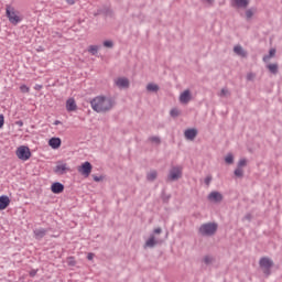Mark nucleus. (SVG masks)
<instances>
[{
    "mask_svg": "<svg viewBox=\"0 0 282 282\" xmlns=\"http://www.w3.org/2000/svg\"><path fill=\"white\" fill-rule=\"evenodd\" d=\"M90 107L97 113H105L107 111V97L97 96L90 100Z\"/></svg>",
    "mask_w": 282,
    "mask_h": 282,
    "instance_id": "obj_1",
    "label": "nucleus"
},
{
    "mask_svg": "<svg viewBox=\"0 0 282 282\" xmlns=\"http://www.w3.org/2000/svg\"><path fill=\"white\" fill-rule=\"evenodd\" d=\"M217 228H218L217 223H206L199 227L198 232L203 237H213V235L217 232Z\"/></svg>",
    "mask_w": 282,
    "mask_h": 282,
    "instance_id": "obj_2",
    "label": "nucleus"
},
{
    "mask_svg": "<svg viewBox=\"0 0 282 282\" xmlns=\"http://www.w3.org/2000/svg\"><path fill=\"white\" fill-rule=\"evenodd\" d=\"M15 155L19 160H22V162H28V160L32 158V152L28 145H21L17 149Z\"/></svg>",
    "mask_w": 282,
    "mask_h": 282,
    "instance_id": "obj_3",
    "label": "nucleus"
},
{
    "mask_svg": "<svg viewBox=\"0 0 282 282\" xmlns=\"http://www.w3.org/2000/svg\"><path fill=\"white\" fill-rule=\"evenodd\" d=\"M6 14L9 21L12 23V25H19V23H21V17L17 14V11L14 10V8L7 6Z\"/></svg>",
    "mask_w": 282,
    "mask_h": 282,
    "instance_id": "obj_4",
    "label": "nucleus"
},
{
    "mask_svg": "<svg viewBox=\"0 0 282 282\" xmlns=\"http://www.w3.org/2000/svg\"><path fill=\"white\" fill-rule=\"evenodd\" d=\"M177 180H182V167L173 166L169 172L166 182H177Z\"/></svg>",
    "mask_w": 282,
    "mask_h": 282,
    "instance_id": "obj_5",
    "label": "nucleus"
},
{
    "mask_svg": "<svg viewBox=\"0 0 282 282\" xmlns=\"http://www.w3.org/2000/svg\"><path fill=\"white\" fill-rule=\"evenodd\" d=\"M91 169H94V166L89 163V161H86L77 167V171L84 177H89V175H91Z\"/></svg>",
    "mask_w": 282,
    "mask_h": 282,
    "instance_id": "obj_6",
    "label": "nucleus"
},
{
    "mask_svg": "<svg viewBox=\"0 0 282 282\" xmlns=\"http://www.w3.org/2000/svg\"><path fill=\"white\" fill-rule=\"evenodd\" d=\"M115 85L118 87V89H129L131 83L129 82V78L127 77H119L115 79Z\"/></svg>",
    "mask_w": 282,
    "mask_h": 282,
    "instance_id": "obj_7",
    "label": "nucleus"
},
{
    "mask_svg": "<svg viewBox=\"0 0 282 282\" xmlns=\"http://www.w3.org/2000/svg\"><path fill=\"white\" fill-rule=\"evenodd\" d=\"M208 202H214L215 204H220L224 202V195L217 191L210 192L207 196Z\"/></svg>",
    "mask_w": 282,
    "mask_h": 282,
    "instance_id": "obj_8",
    "label": "nucleus"
},
{
    "mask_svg": "<svg viewBox=\"0 0 282 282\" xmlns=\"http://www.w3.org/2000/svg\"><path fill=\"white\" fill-rule=\"evenodd\" d=\"M180 104L181 105H188L191 100H193V95L191 94V90L186 89L180 95Z\"/></svg>",
    "mask_w": 282,
    "mask_h": 282,
    "instance_id": "obj_9",
    "label": "nucleus"
},
{
    "mask_svg": "<svg viewBox=\"0 0 282 282\" xmlns=\"http://www.w3.org/2000/svg\"><path fill=\"white\" fill-rule=\"evenodd\" d=\"M250 6V0H231V7L246 10Z\"/></svg>",
    "mask_w": 282,
    "mask_h": 282,
    "instance_id": "obj_10",
    "label": "nucleus"
},
{
    "mask_svg": "<svg viewBox=\"0 0 282 282\" xmlns=\"http://www.w3.org/2000/svg\"><path fill=\"white\" fill-rule=\"evenodd\" d=\"M48 231L50 229L36 228L33 230V235L37 241H41V239H43V237H45V235H47Z\"/></svg>",
    "mask_w": 282,
    "mask_h": 282,
    "instance_id": "obj_11",
    "label": "nucleus"
},
{
    "mask_svg": "<svg viewBox=\"0 0 282 282\" xmlns=\"http://www.w3.org/2000/svg\"><path fill=\"white\" fill-rule=\"evenodd\" d=\"M51 191L55 195H59V193H63L65 191V185H63V183L61 182H55L52 184Z\"/></svg>",
    "mask_w": 282,
    "mask_h": 282,
    "instance_id": "obj_12",
    "label": "nucleus"
},
{
    "mask_svg": "<svg viewBox=\"0 0 282 282\" xmlns=\"http://www.w3.org/2000/svg\"><path fill=\"white\" fill-rule=\"evenodd\" d=\"M259 265H260V268H262V269H265V268H273L274 261L270 260V258L263 257V258L260 259Z\"/></svg>",
    "mask_w": 282,
    "mask_h": 282,
    "instance_id": "obj_13",
    "label": "nucleus"
},
{
    "mask_svg": "<svg viewBox=\"0 0 282 282\" xmlns=\"http://www.w3.org/2000/svg\"><path fill=\"white\" fill-rule=\"evenodd\" d=\"M234 52L237 56H240L241 58H248V52L243 50L242 45H236L234 47Z\"/></svg>",
    "mask_w": 282,
    "mask_h": 282,
    "instance_id": "obj_14",
    "label": "nucleus"
},
{
    "mask_svg": "<svg viewBox=\"0 0 282 282\" xmlns=\"http://www.w3.org/2000/svg\"><path fill=\"white\" fill-rule=\"evenodd\" d=\"M78 109V106L76 105V99L68 98L66 100V111H76Z\"/></svg>",
    "mask_w": 282,
    "mask_h": 282,
    "instance_id": "obj_15",
    "label": "nucleus"
},
{
    "mask_svg": "<svg viewBox=\"0 0 282 282\" xmlns=\"http://www.w3.org/2000/svg\"><path fill=\"white\" fill-rule=\"evenodd\" d=\"M184 135L186 140H195V138H197V129L195 128L187 129L185 130Z\"/></svg>",
    "mask_w": 282,
    "mask_h": 282,
    "instance_id": "obj_16",
    "label": "nucleus"
},
{
    "mask_svg": "<svg viewBox=\"0 0 282 282\" xmlns=\"http://www.w3.org/2000/svg\"><path fill=\"white\" fill-rule=\"evenodd\" d=\"M10 206V197L2 195L0 196V210H6Z\"/></svg>",
    "mask_w": 282,
    "mask_h": 282,
    "instance_id": "obj_17",
    "label": "nucleus"
},
{
    "mask_svg": "<svg viewBox=\"0 0 282 282\" xmlns=\"http://www.w3.org/2000/svg\"><path fill=\"white\" fill-rule=\"evenodd\" d=\"M61 138L53 137L48 140V145H51L53 149H61Z\"/></svg>",
    "mask_w": 282,
    "mask_h": 282,
    "instance_id": "obj_18",
    "label": "nucleus"
},
{
    "mask_svg": "<svg viewBox=\"0 0 282 282\" xmlns=\"http://www.w3.org/2000/svg\"><path fill=\"white\" fill-rule=\"evenodd\" d=\"M158 240L154 235H151L150 238L145 241L144 248H155L158 246Z\"/></svg>",
    "mask_w": 282,
    "mask_h": 282,
    "instance_id": "obj_19",
    "label": "nucleus"
},
{
    "mask_svg": "<svg viewBox=\"0 0 282 282\" xmlns=\"http://www.w3.org/2000/svg\"><path fill=\"white\" fill-rule=\"evenodd\" d=\"M202 263H204V265H206V268H208V265H213V263H215V257L207 254V256L203 257Z\"/></svg>",
    "mask_w": 282,
    "mask_h": 282,
    "instance_id": "obj_20",
    "label": "nucleus"
},
{
    "mask_svg": "<svg viewBox=\"0 0 282 282\" xmlns=\"http://www.w3.org/2000/svg\"><path fill=\"white\" fill-rule=\"evenodd\" d=\"M65 171H69V169H67V164H59L55 166V173H58V175H65Z\"/></svg>",
    "mask_w": 282,
    "mask_h": 282,
    "instance_id": "obj_21",
    "label": "nucleus"
},
{
    "mask_svg": "<svg viewBox=\"0 0 282 282\" xmlns=\"http://www.w3.org/2000/svg\"><path fill=\"white\" fill-rule=\"evenodd\" d=\"M102 48V45H90L88 47V52L89 54H91L93 56H98V51Z\"/></svg>",
    "mask_w": 282,
    "mask_h": 282,
    "instance_id": "obj_22",
    "label": "nucleus"
},
{
    "mask_svg": "<svg viewBox=\"0 0 282 282\" xmlns=\"http://www.w3.org/2000/svg\"><path fill=\"white\" fill-rule=\"evenodd\" d=\"M148 182H155L158 180V171L153 170L147 174Z\"/></svg>",
    "mask_w": 282,
    "mask_h": 282,
    "instance_id": "obj_23",
    "label": "nucleus"
},
{
    "mask_svg": "<svg viewBox=\"0 0 282 282\" xmlns=\"http://www.w3.org/2000/svg\"><path fill=\"white\" fill-rule=\"evenodd\" d=\"M267 68L271 74H274V75L279 74V64H269L267 65Z\"/></svg>",
    "mask_w": 282,
    "mask_h": 282,
    "instance_id": "obj_24",
    "label": "nucleus"
},
{
    "mask_svg": "<svg viewBox=\"0 0 282 282\" xmlns=\"http://www.w3.org/2000/svg\"><path fill=\"white\" fill-rule=\"evenodd\" d=\"M147 91L158 93L160 91V86H158V84L150 83L147 85Z\"/></svg>",
    "mask_w": 282,
    "mask_h": 282,
    "instance_id": "obj_25",
    "label": "nucleus"
},
{
    "mask_svg": "<svg viewBox=\"0 0 282 282\" xmlns=\"http://www.w3.org/2000/svg\"><path fill=\"white\" fill-rule=\"evenodd\" d=\"M274 56H276V48H271V50L269 51V55H264V56H263L264 63H265L267 61H270V58H274Z\"/></svg>",
    "mask_w": 282,
    "mask_h": 282,
    "instance_id": "obj_26",
    "label": "nucleus"
},
{
    "mask_svg": "<svg viewBox=\"0 0 282 282\" xmlns=\"http://www.w3.org/2000/svg\"><path fill=\"white\" fill-rule=\"evenodd\" d=\"M254 12H257V9H248L246 11V19L247 21H250L252 17H254Z\"/></svg>",
    "mask_w": 282,
    "mask_h": 282,
    "instance_id": "obj_27",
    "label": "nucleus"
},
{
    "mask_svg": "<svg viewBox=\"0 0 282 282\" xmlns=\"http://www.w3.org/2000/svg\"><path fill=\"white\" fill-rule=\"evenodd\" d=\"M225 162L226 164H235V155H232V153H228L225 158Z\"/></svg>",
    "mask_w": 282,
    "mask_h": 282,
    "instance_id": "obj_28",
    "label": "nucleus"
},
{
    "mask_svg": "<svg viewBox=\"0 0 282 282\" xmlns=\"http://www.w3.org/2000/svg\"><path fill=\"white\" fill-rule=\"evenodd\" d=\"M234 174L239 177L240 180L243 178V169L241 167H236V170L234 171Z\"/></svg>",
    "mask_w": 282,
    "mask_h": 282,
    "instance_id": "obj_29",
    "label": "nucleus"
},
{
    "mask_svg": "<svg viewBox=\"0 0 282 282\" xmlns=\"http://www.w3.org/2000/svg\"><path fill=\"white\" fill-rule=\"evenodd\" d=\"M113 107H116V99L109 98L108 105H107V111H109V109H113Z\"/></svg>",
    "mask_w": 282,
    "mask_h": 282,
    "instance_id": "obj_30",
    "label": "nucleus"
},
{
    "mask_svg": "<svg viewBox=\"0 0 282 282\" xmlns=\"http://www.w3.org/2000/svg\"><path fill=\"white\" fill-rule=\"evenodd\" d=\"M243 166H248V160L246 159H241L237 164L238 169H243Z\"/></svg>",
    "mask_w": 282,
    "mask_h": 282,
    "instance_id": "obj_31",
    "label": "nucleus"
},
{
    "mask_svg": "<svg viewBox=\"0 0 282 282\" xmlns=\"http://www.w3.org/2000/svg\"><path fill=\"white\" fill-rule=\"evenodd\" d=\"M170 116L172 118H177L180 116V109L177 108H173L171 111H170Z\"/></svg>",
    "mask_w": 282,
    "mask_h": 282,
    "instance_id": "obj_32",
    "label": "nucleus"
},
{
    "mask_svg": "<svg viewBox=\"0 0 282 282\" xmlns=\"http://www.w3.org/2000/svg\"><path fill=\"white\" fill-rule=\"evenodd\" d=\"M218 96H220V98H224L225 96H230V91L227 88H223Z\"/></svg>",
    "mask_w": 282,
    "mask_h": 282,
    "instance_id": "obj_33",
    "label": "nucleus"
},
{
    "mask_svg": "<svg viewBox=\"0 0 282 282\" xmlns=\"http://www.w3.org/2000/svg\"><path fill=\"white\" fill-rule=\"evenodd\" d=\"M149 140L150 142H155V144L162 143V140L160 139V137H150Z\"/></svg>",
    "mask_w": 282,
    "mask_h": 282,
    "instance_id": "obj_34",
    "label": "nucleus"
},
{
    "mask_svg": "<svg viewBox=\"0 0 282 282\" xmlns=\"http://www.w3.org/2000/svg\"><path fill=\"white\" fill-rule=\"evenodd\" d=\"M20 90L22 91V94H30V87H28L26 85L20 86Z\"/></svg>",
    "mask_w": 282,
    "mask_h": 282,
    "instance_id": "obj_35",
    "label": "nucleus"
},
{
    "mask_svg": "<svg viewBox=\"0 0 282 282\" xmlns=\"http://www.w3.org/2000/svg\"><path fill=\"white\" fill-rule=\"evenodd\" d=\"M67 264L73 267V268H74V265H76V260H74V257H69L67 259Z\"/></svg>",
    "mask_w": 282,
    "mask_h": 282,
    "instance_id": "obj_36",
    "label": "nucleus"
},
{
    "mask_svg": "<svg viewBox=\"0 0 282 282\" xmlns=\"http://www.w3.org/2000/svg\"><path fill=\"white\" fill-rule=\"evenodd\" d=\"M262 270H263V274L265 276H270V274H272V268H264Z\"/></svg>",
    "mask_w": 282,
    "mask_h": 282,
    "instance_id": "obj_37",
    "label": "nucleus"
},
{
    "mask_svg": "<svg viewBox=\"0 0 282 282\" xmlns=\"http://www.w3.org/2000/svg\"><path fill=\"white\" fill-rule=\"evenodd\" d=\"M242 221H252V214H246L242 218Z\"/></svg>",
    "mask_w": 282,
    "mask_h": 282,
    "instance_id": "obj_38",
    "label": "nucleus"
},
{
    "mask_svg": "<svg viewBox=\"0 0 282 282\" xmlns=\"http://www.w3.org/2000/svg\"><path fill=\"white\" fill-rule=\"evenodd\" d=\"M210 182H213V176H210V175L206 176V178H205L206 186H210Z\"/></svg>",
    "mask_w": 282,
    "mask_h": 282,
    "instance_id": "obj_39",
    "label": "nucleus"
},
{
    "mask_svg": "<svg viewBox=\"0 0 282 282\" xmlns=\"http://www.w3.org/2000/svg\"><path fill=\"white\" fill-rule=\"evenodd\" d=\"M257 75H254V73H248L247 74V80H254Z\"/></svg>",
    "mask_w": 282,
    "mask_h": 282,
    "instance_id": "obj_40",
    "label": "nucleus"
},
{
    "mask_svg": "<svg viewBox=\"0 0 282 282\" xmlns=\"http://www.w3.org/2000/svg\"><path fill=\"white\" fill-rule=\"evenodd\" d=\"M3 124H6V119L3 115H0V129H3Z\"/></svg>",
    "mask_w": 282,
    "mask_h": 282,
    "instance_id": "obj_41",
    "label": "nucleus"
},
{
    "mask_svg": "<svg viewBox=\"0 0 282 282\" xmlns=\"http://www.w3.org/2000/svg\"><path fill=\"white\" fill-rule=\"evenodd\" d=\"M154 235H162V228L158 227L153 230Z\"/></svg>",
    "mask_w": 282,
    "mask_h": 282,
    "instance_id": "obj_42",
    "label": "nucleus"
},
{
    "mask_svg": "<svg viewBox=\"0 0 282 282\" xmlns=\"http://www.w3.org/2000/svg\"><path fill=\"white\" fill-rule=\"evenodd\" d=\"M36 272H39V271L33 269V270L30 271L29 274H30L31 278H34V276H36Z\"/></svg>",
    "mask_w": 282,
    "mask_h": 282,
    "instance_id": "obj_43",
    "label": "nucleus"
},
{
    "mask_svg": "<svg viewBox=\"0 0 282 282\" xmlns=\"http://www.w3.org/2000/svg\"><path fill=\"white\" fill-rule=\"evenodd\" d=\"M34 89H35L36 91H41V89H43V85L36 84V85L34 86Z\"/></svg>",
    "mask_w": 282,
    "mask_h": 282,
    "instance_id": "obj_44",
    "label": "nucleus"
},
{
    "mask_svg": "<svg viewBox=\"0 0 282 282\" xmlns=\"http://www.w3.org/2000/svg\"><path fill=\"white\" fill-rule=\"evenodd\" d=\"M94 257H95V254L94 253H88L87 254V259H88V261H94Z\"/></svg>",
    "mask_w": 282,
    "mask_h": 282,
    "instance_id": "obj_45",
    "label": "nucleus"
},
{
    "mask_svg": "<svg viewBox=\"0 0 282 282\" xmlns=\"http://www.w3.org/2000/svg\"><path fill=\"white\" fill-rule=\"evenodd\" d=\"M102 181V176H94V182H101Z\"/></svg>",
    "mask_w": 282,
    "mask_h": 282,
    "instance_id": "obj_46",
    "label": "nucleus"
},
{
    "mask_svg": "<svg viewBox=\"0 0 282 282\" xmlns=\"http://www.w3.org/2000/svg\"><path fill=\"white\" fill-rule=\"evenodd\" d=\"M107 47H113V42L111 40L107 41Z\"/></svg>",
    "mask_w": 282,
    "mask_h": 282,
    "instance_id": "obj_47",
    "label": "nucleus"
},
{
    "mask_svg": "<svg viewBox=\"0 0 282 282\" xmlns=\"http://www.w3.org/2000/svg\"><path fill=\"white\" fill-rule=\"evenodd\" d=\"M66 3H68L69 6H74V3H76V0H66Z\"/></svg>",
    "mask_w": 282,
    "mask_h": 282,
    "instance_id": "obj_48",
    "label": "nucleus"
},
{
    "mask_svg": "<svg viewBox=\"0 0 282 282\" xmlns=\"http://www.w3.org/2000/svg\"><path fill=\"white\" fill-rule=\"evenodd\" d=\"M208 3H209V6H213V3H215V0H206Z\"/></svg>",
    "mask_w": 282,
    "mask_h": 282,
    "instance_id": "obj_49",
    "label": "nucleus"
},
{
    "mask_svg": "<svg viewBox=\"0 0 282 282\" xmlns=\"http://www.w3.org/2000/svg\"><path fill=\"white\" fill-rule=\"evenodd\" d=\"M54 124H55V126H58V124H61V121L55 120V121H54Z\"/></svg>",
    "mask_w": 282,
    "mask_h": 282,
    "instance_id": "obj_50",
    "label": "nucleus"
},
{
    "mask_svg": "<svg viewBox=\"0 0 282 282\" xmlns=\"http://www.w3.org/2000/svg\"><path fill=\"white\" fill-rule=\"evenodd\" d=\"M104 47H107V40L102 42Z\"/></svg>",
    "mask_w": 282,
    "mask_h": 282,
    "instance_id": "obj_51",
    "label": "nucleus"
},
{
    "mask_svg": "<svg viewBox=\"0 0 282 282\" xmlns=\"http://www.w3.org/2000/svg\"><path fill=\"white\" fill-rule=\"evenodd\" d=\"M163 202H169V197L163 198Z\"/></svg>",
    "mask_w": 282,
    "mask_h": 282,
    "instance_id": "obj_52",
    "label": "nucleus"
},
{
    "mask_svg": "<svg viewBox=\"0 0 282 282\" xmlns=\"http://www.w3.org/2000/svg\"><path fill=\"white\" fill-rule=\"evenodd\" d=\"M107 14H108V15L111 14V11L108 10V11H107Z\"/></svg>",
    "mask_w": 282,
    "mask_h": 282,
    "instance_id": "obj_53",
    "label": "nucleus"
}]
</instances>
